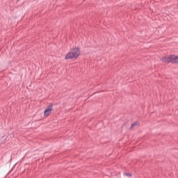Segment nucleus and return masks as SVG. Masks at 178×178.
I'll list each match as a JSON object with an SVG mask.
<instances>
[{"label": "nucleus", "mask_w": 178, "mask_h": 178, "mask_svg": "<svg viewBox=\"0 0 178 178\" xmlns=\"http://www.w3.org/2000/svg\"><path fill=\"white\" fill-rule=\"evenodd\" d=\"M80 48L74 47L72 48L70 51L65 56V60H69V59H77L80 56Z\"/></svg>", "instance_id": "obj_1"}, {"label": "nucleus", "mask_w": 178, "mask_h": 178, "mask_svg": "<svg viewBox=\"0 0 178 178\" xmlns=\"http://www.w3.org/2000/svg\"><path fill=\"white\" fill-rule=\"evenodd\" d=\"M162 62L164 63H174L178 64V56L176 55H169L163 57L161 59Z\"/></svg>", "instance_id": "obj_2"}, {"label": "nucleus", "mask_w": 178, "mask_h": 178, "mask_svg": "<svg viewBox=\"0 0 178 178\" xmlns=\"http://www.w3.org/2000/svg\"><path fill=\"white\" fill-rule=\"evenodd\" d=\"M52 108H54V106H52V104L49 105L47 108L44 110V116H49V114L51 113V112H52Z\"/></svg>", "instance_id": "obj_3"}, {"label": "nucleus", "mask_w": 178, "mask_h": 178, "mask_svg": "<svg viewBox=\"0 0 178 178\" xmlns=\"http://www.w3.org/2000/svg\"><path fill=\"white\" fill-rule=\"evenodd\" d=\"M138 124H140V123H138V122H134V123L131 124L130 129H133V127H136L138 126Z\"/></svg>", "instance_id": "obj_4"}, {"label": "nucleus", "mask_w": 178, "mask_h": 178, "mask_svg": "<svg viewBox=\"0 0 178 178\" xmlns=\"http://www.w3.org/2000/svg\"><path fill=\"white\" fill-rule=\"evenodd\" d=\"M124 176H128V177H131L132 175L130 173H124Z\"/></svg>", "instance_id": "obj_5"}]
</instances>
